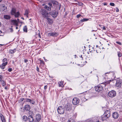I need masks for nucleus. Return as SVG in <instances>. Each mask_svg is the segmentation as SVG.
Instances as JSON below:
<instances>
[{
	"label": "nucleus",
	"instance_id": "obj_48",
	"mask_svg": "<svg viewBox=\"0 0 122 122\" xmlns=\"http://www.w3.org/2000/svg\"><path fill=\"white\" fill-rule=\"evenodd\" d=\"M9 29L10 30V32H12L13 31V30L12 28H10Z\"/></svg>",
	"mask_w": 122,
	"mask_h": 122
},
{
	"label": "nucleus",
	"instance_id": "obj_43",
	"mask_svg": "<svg viewBox=\"0 0 122 122\" xmlns=\"http://www.w3.org/2000/svg\"><path fill=\"white\" fill-rule=\"evenodd\" d=\"M116 43L120 45H121L122 44L121 43V42L119 41H116Z\"/></svg>",
	"mask_w": 122,
	"mask_h": 122
},
{
	"label": "nucleus",
	"instance_id": "obj_44",
	"mask_svg": "<svg viewBox=\"0 0 122 122\" xmlns=\"http://www.w3.org/2000/svg\"><path fill=\"white\" fill-rule=\"evenodd\" d=\"M8 71L10 72L11 71H12V69L11 68H9L8 69Z\"/></svg>",
	"mask_w": 122,
	"mask_h": 122
},
{
	"label": "nucleus",
	"instance_id": "obj_49",
	"mask_svg": "<svg viewBox=\"0 0 122 122\" xmlns=\"http://www.w3.org/2000/svg\"><path fill=\"white\" fill-rule=\"evenodd\" d=\"M2 76L1 75H0V81H2Z\"/></svg>",
	"mask_w": 122,
	"mask_h": 122
},
{
	"label": "nucleus",
	"instance_id": "obj_56",
	"mask_svg": "<svg viewBox=\"0 0 122 122\" xmlns=\"http://www.w3.org/2000/svg\"><path fill=\"white\" fill-rule=\"evenodd\" d=\"M107 84H110V82H109V81H107Z\"/></svg>",
	"mask_w": 122,
	"mask_h": 122
},
{
	"label": "nucleus",
	"instance_id": "obj_23",
	"mask_svg": "<svg viewBox=\"0 0 122 122\" xmlns=\"http://www.w3.org/2000/svg\"><path fill=\"white\" fill-rule=\"evenodd\" d=\"M51 6H48L47 5H46L44 6L45 8L47 10L50 11L51 10Z\"/></svg>",
	"mask_w": 122,
	"mask_h": 122
},
{
	"label": "nucleus",
	"instance_id": "obj_64",
	"mask_svg": "<svg viewBox=\"0 0 122 122\" xmlns=\"http://www.w3.org/2000/svg\"><path fill=\"white\" fill-rule=\"evenodd\" d=\"M45 4H43V5H42V6H44V5H45Z\"/></svg>",
	"mask_w": 122,
	"mask_h": 122
},
{
	"label": "nucleus",
	"instance_id": "obj_13",
	"mask_svg": "<svg viewBox=\"0 0 122 122\" xmlns=\"http://www.w3.org/2000/svg\"><path fill=\"white\" fill-rule=\"evenodd\" d=\"M58 35V34L56 32H51L49 33H48V36H56Z\"/></svg>",
	"mask_w": 122,
	"mask_h": 122
},
{
	"label": "nucleus",
	"instance_id": "obj_8",
	"mask_svg": "<svg viewBox=\"0 0 122 122\" xmlns=\"http://www.w3.org/2000/svg\"><path fill=\"white\" fill-rule=\"evenodd\" d=\"M64 109H65L66 111H70L71 109V107L69 104H67L64 105Z\"/></svg>",
	"mask_w": 122,
	"mask_h": 122
},
{
	"label": "nucleus",
	"instance_id": "obj_24",
	"mask_svg": "<svg viewBox=\"0 0 122 122\" xmlns=\"http://www.w3.org/2000/svg\"><path fill=\"white\" fill-rule=\"evenodd\" d=\"M89 20V19L86 18H84L83 19L80 20V23L83 22H84L86 21Z\"/></svg>",
	"mask_w": 122,
	"mask_h": 122
},
{
	"label": "nucleus",
	"instance_id": "obj_9",
	"mask_svg": "<svg viewBox=\"0 0 122 122\" xmlns=\"http://www.w3.org/2000/svg\"><path fill=\"white\" fill-rule=\"evenodd\" d=\"M0 10L1 11H2L3 12H6L7 11V8L4 4H2L0 6Z\"/></svg>",
	"mask_w": 122,
	"mask_h": 122
},
{
	"label": "nucleus",
	"instance_id": "obj_52",
	"mask_svg": "<svg viewBox=\"0 0 122 122\" xmlns=\"http://www.w3.org/2000/svg\"><path fill=\"white\" fill-rule=\"evenodd\" d=\"M24 98H21V101H22L24 100Z\"/></svg>",
	"mask_w": 122,
	"mask_h": 122
},
{
	"label": "nucleus",
	"instance_id": "obj_5",
	"mask_svg": "<svg viewBox=\"0 0 122 122\" xmlns=\"http://www.w3.org/2000/svg\"><path fill=\"white\" fill-rule=\"evenodd\" d=\"M40 12L42 15L44 17H46L48 14V13L46 10L44 9H41Z\"/></svg>",
	"mask_w": 122,
	"mask_h": 122
},
{
	"label": "nucleus",
	"instance_id": "obj_1",
	"mask_svg": "<svg viewBox=\"0 0 122 122\" xmlns=\"http://www.w3.org/2000/svg\"><path fill=\"white\" fill-rule=\"evenodd\" d=\"M110 116V112L109 110H107L104 112L103 115L102 116V118L103 121L109 118Z\"/></svg>",
	"mask_w": 122,
	"mask_h": 122
},
{
	"label": "nucleus",
	"instance_id": "obj_14",
	"mask_svg": "<svg viewBox=\"0 0 122 122\" xmlns=\"http://www.w3.org/2000/svg\"><path fill=\"white\" fill-rule=\"evenodd\" d=\"M30 105L26 104L25 105L24 107V110L26 111H28L30 110Z\"/></svg>",
	"mask_w": 122,
	"mask_h": 122
},
{
	"label": "nucleus",
	"instance_id": "obj_33",
	"mask_svg": "<svg viewBox=\"0 0 122 122\" xmlns=\"http://www.w3.org/2000/svg\"><path fill=\"white\" fill-rule=\"evenodd\" d=\"M28 10L26 9L25 11V12L24 14V15H27L28 14Z\"/></svg>",
	"mask_w": 122,
	"mask_h": 122
},
{
	"label": "nucleus",
	"instance_id": "obj_50",
	"mask_svg": "<svg viewBox=\"0 0 122 122\" xmlns=\"http://www.w3.org/2000/svg\"><path fill=\"white\" fill-rule=\"evenodd\" d=\"M36 70L37 71H38V72L39 71V69L38 68L37 66Z\"/></svg>",
	"mask_w": 122,
	"mask_h": 122
},
{
	"label": "nucleus",
	"instance_id": "obj_60",
	"mask_svg": "<svg viewBox=\"0 0 122 122\" xmlns=\"http://www.w3.org/2000/svg\"><path fill=\"white\" fill-rule=\"evenodd\" d=\"M2 33V31L1 30L0 31V33Z\"/></svg>",
	"mask_w": 122,
	"mask_h": 122
},
{
	"label": "nucleus",
	"instance_id": "obj_22",
	"mask_svg": "<svg viewBox=\"0 0 122 122\" xmlns=\"http://www.w3.org/2000/svg\"><path fill=\"white\" fill-rule=\"evenodd\" d=\"M4 18L5 19L8 20L10 18V15H4Z\"/></svg>",
	"mask_w": 122,
	"mask_h": 122
},
{
	"label": "nucleus",
	"instance_id": "obj_35",
	"mask_svg": "<svg viewBox=\"0 0 122 122\" xmlns=\"http://www.w3.org/2000/svg\"><path fill=\"white\" fill-rule=\"evenodd\" d=\"M63 82L62 81H61L60 82V83L59 84V86L60 87L62 86L63 85Z\"/></svg>",
	"mask_w": 122,
	"mask_h": 122
},
{
	"label": "nucleus",
	"instance_id": "obj_11",
	"mask_svg": "<svg viewBox=\"0 0 122 122\" xmlns=\"http://www.w3.org/2000/svg\"><path fill=\"white\" fill-rule=\"evenodd\" d=\"M25 101L26 102H28L30 103V104L34 105L35 103V102L33 99L31 100L30 99L26 98L25 99Z\"/></svg>",
	"mask_w": 122,
	"mask_h": 122
},
{
	"label": "nucleus",
	"instance_id": "obj_25",
	"mask_svg": "<svg viewBox=\"0 0 122 122\" xmlns=\"http://www.w3.org/2000/svg\"><path fill=\"white\" fill-rule=\"evenodd\" d=\"M22 120L23 121L26 122L28 120V118L26 116H24L22 117Z\"/></svg>",
	"mask_w": 122,
	"mask_h": 122
},
{
	"label": "nucleus",
	"instance_id": "obj_12",
	"mask_svg": "<svg viewBox=\"0 0 122 122\" xmlns=\"http://www.w3.org/2000/svg\"><path fill=\"white\" fill-rule=\"evenodd\" d=\"M112 116L113 118L115 119L117 118L119 116L118 113L117 112H113L112 114Z\"/></svg>",
	"mask_w": 122,
	"mask_h": 122
},
{
	"label": "nucleus",
	"instance_id": "obj_7",
	"mask_svg": "<svg viewBox=\"0 0 122 122\" xmlns=\"http://www.w3.org/2000/svg\"><path fill=\"white\" fill-rule=\"evenodd\" d=\"M103 89V87L101 85H98L95 86V90L97 92H99L102 91Z\"/></svg>",
	"mask_w": 122,
	"mask_h": 122
},
{
	"label": "nucleus",
	"instance_id": "obj_27",
	"mask_svg": "<svg viewBox=\"0 0 122 122\" xmlns=\"http://www.w3.org/2000/svg\"><path fill=\"white\" fill-rule=\"evenodd\" d=\"M20 14L19 12V11L17 12L16 13H15V14H14L15 16L16 17H18L20 15Z\"/></svg>",
	"mask_w": 122,
	"mask_h": 122
},
{
	"label": "nucleus",
	"instance_id": "obj_55",
	"mask_svg": "<svg viewBox=\"0 0 122 122\" xmlns=\"http://www.w3.org/2000/svg\"><path fill=\"white\" fill-rule=\"evenodd\" d=\"M61 5H60L59 6V10H60V9L61 8Z\"/></svg>",
	"mask_w": 122,
	"mask_h": 122
},
{
	"label": "nucleus",
	"instance_id": "obj_63",
	"mask_svg": "<svg viewBox=\"0 0 122 122\" xmlns=\"http://www.w3.org/2000/svg\"><path fill=\"white\" fill-rule=\"evenodd\" d=\"M17 20H18V21L19 22V19H17Z\"/></svg>",
	"mask_w": 122,
	"mask_h": 122
},
{
	"label": "nucleus",
	"instance_id": "obj_21",
	"mask_svg": "<svg viewBox=\"0 0 122 122\" xmlns=\"http://www.w3.org/2000/svg\"><path fill=\"white\" fill-rule=\"evenodd\" d=\"M16 48H15L13 50L10 49L9 51V52L10 54H13L15 53L16 51Z\"/></svg>",
	"mask_w": 122,
	"mask_h": 122
},
{
	"label": "nucleus",
	"instance_id": "obj_30",
	"mask_svg": "<svg viewBox=\"0 0 122 122\" xmlns=\"http://www.w3.org/2000/svg\"><path fill=\"white\" fill-rule=\"evenodd\" d=\"M23 30L26 32H27V27L26 26H25L24 27L23 29Z\"/></svg>",
	"mask_w": 122,
	"mask_h": 122
},
{
	"label": "nucleus",
	"instance_id": "obj_38",
	"mask_svg": "<svg viewBox=\"0 0 122 122\" xmlns=\"http://www.w3.org/2000/svg\"><path fill=\"white\" fill-rule=\"evenodd\" d=\"M110 5L111 6H115V4L114 3H111L110 4Z\"/></svg>",
	"mask_w": 122,
	"mask_h": 122
},
{
	"label": "nucleus",
	"instance_id": "obj_54",
	"mask_svg": "<svg viewBox=\"0 0 122 122\" xmlns=\"http://www.w3.org/2000/svg\"><path fill=\"white\" fill-rule=\"evenodd\" d=\"M104 5H107V4L106 3H104L103 4Z\"/></svg>",
	"mask_w": 122,
	"mask_h": 122
},
{
	"label": "nucleus",
	"instance_id": "obj_45",
	"mask_svg": "<svg viewBox=\"0 0 122 122\" xmlns=\"http://www.w3.org/2000/svg\"><path fill=\"white\" fill-rule=\"evenodd\" d=\"M116 11L117 12H118L119 11L117 7L116 8Z\"/></svg>",
	"mask_w": 122,
	"mask_h": 122
},
{
	"label": "nucleus",
	"instance_id": "obj_39",
	"mask_svg": "<svg viewBox=\"0 0 122 122\" xmlns=\"http://www.w3.org/2000/svg\"><path fill=\"white\" fill-rule=\"evenodd\" d=\"M78 4L80 6H81L82 5L83 3L81 2H78Z\"/></svg>",
	"mask_w": 122,
	"mask_h": 122
},
{
	"label": "nucleus",
	"instance_id": "obj_18",
	"mask_svg": "<svg viewBox=\"0 0 122 122\" xmlns=\"http://www.w3.org/2000/svg\"><path fill=\"white\" fill-rule=\"evenodd\" d=\"M12 23L13 24L15 25L16 26H18V22L16 20H13L11 21Z\"/></svg>",
	"mask_w": 122,
	"mask_h": 122
},
{
	"label": "nucleus",
	"instance_id": "obj_29",
	"mask_svg": "<svg viewBox=\"0 0 122 122\" xmlns=\"http://www.w3.org/2000/svg\"><path fill=\"white\" fill-rule=\"evenodd\" d=\"M60 120L62 122H64L65 120V119L64 117H61L60 118Z\"/></svg>",
	"mask_w": 122,
	"mask_h": 122
},
{
	"label": "nucleus",
	"instance_id": "obj_31",
	"mask_svg": "<svg viewBox=\"0 0 122 122\" xmlns=\"http://www.w3.org/2000/svg\"><path fill=\"white\" fill-rule=\"evenodd\" d=\"M2 84L3 86H5L6 85V83H5V82L3 80H2L0 81Z\"/></svg>",
	"mask_w": 122,
	"mask_h": 122
},
{
	"label": "nucleus",
	"instance_id": "obj_51",
	"mask_svg": "<svg viewBox=\"0 0 122 122\" xmlns=\"http://www.w3.org/2000/svg\"><path fill=\"white\" fill-rule=\"evenodd\" d=\"M47 87V85H46V86H45L44 87V89H46Z\"/></svg>",
	"mask_w": 122,
	"mask_h": 122
},
{
	"label": "nucleus",
	"instance_id": "obj_57",
	"mask_svg": "<svg viewBox=\"0 0 122 122\" xmlns=\"http://www.w3.org/2000/svg\"><path fill=\"white\" fill-rule=\"evenodd\" d=\"M7 87L6 86L5 87V89H7Z\"/></svg>",
	"mask_w": 122,
	"mask_h": 122
},
{
	"label": "nucleus",
	"instance_id": "obj_26",
	"mask_svg": "<svg viewBox=\"0 0 122 122\" xmlns=\"http://www.w3.org/2000/svg\"><path fill=\"white\" fill-rule=\"evenodd\" d=\"M51 2L54 5H57L58 4V2L55 0H52Z\"/></svg>",
	"mask_w": 122,
	"mask_h": 122
},
{
	"label": "nucleus",
	"instance_id": "obj_46",
	"mask_svg": "<svg viewBox=\"0 0 122 122\" xmlns=\"http://www.w3.org/2000/svg\"><path fill=\"white\" fill-rule=\"evenodd\" d=\"M38 36L40 38H41V36L40 35V31H39V32L38 33Z\"/></svg>",
	"mask_w": 122,
	"mask_h": 122
},
{
	"label": "nucleus",
	"instance_id": "obj_10",
	"mask_svg": "<svg viewBox=\"0 0 122 122\" xmlns=\"http://www.w3.org/2000/svg\"><path fill=\"white\" fill-rule=\"evenodd\" d=\"M79 102V99L77 98H74L72 100V103L74 105H76L78 104Z\"/></svg>",
	"mask_w": 122,
	"mask_h": 122
},
{
	"label": "nucleus",
	"instance_id": "obj_32",
	"mask_svg": "<svg viewBox=\"0 0 122 122\" xmlns=\"http://www.w3.org/2000/svg\"><path fill=\"white\" fill-rule=\"evenodd\" d=\"M117 56L119 57H120L121 56V53L120 51L117 52Z\"/></svg>",
	"mask_w": 122,
	"mask_h": 122
},
{
	"label": "nucleus",
	"instance_id": "obj_58",
	"mask_svg": "<svg viewBox=\"0 0 122 122\" xmlns=\"http://www.w3.org/2000/svg\"><path fill=\"white\" fill-rule=\"evenodd\" d=\"M21 18L23 20H24V18L23 17H21Z\"/></svg>",
	"mask_w": 122,
	"mask_h": 122
},
{
	"label": "nucleus",
	"instance_id": "obj_37",
	"mask_svg": "<svg viewBox=\"0 0 122 122\" xmlns=\"http://www.w3.org/2000/svg\"><path fill=\"white\" fill-rule=\"evenodd\" d=\"M68 122H75V121L73 119H69L68 120Z\"/></svg>",
	"mask_w": 122,
	"mask_h": 122
},
{
	"label": "nucleus",
	"instance_id": "obj_53",
	"mask_svg": "<svg viewBox=\"0 0 122 122\" xmlns=\"http://www.w3.org/2000/svg\"><path fill=\"white\" fill-rule=\"evenodd\" d=\"M106 28L105 27H103V30H106Z\"/></svg>",
	"mask_w": 122,
	"mask_h": 122
},
{
	"label": "nucleus",
	"instance_id": "obj_17",
	"mask_svg": "<svg viewBox=\"0 0 122 122\" xmlns=\"http://www.w3.org/2000/svg\"><path fill=\"white\" fill-rule=\"evenodd\" d=\"M36 119L38 121H39L41 119V116L39 114H37L36 116Z\"/></svg>",
	"mask_w": 122,
	"mask_h": 122
},
{
	"label": "nucleus",
	"instance_id": "obj_42",
	"mask_svg": "<svg viewBox=\"0 0 122 122\" xmlns=\"http://www.w3.org/2000/svg\"><path fill=\"white\" fill-rule=\"evenodd\" d=\"M81 15L80 14H79L77 15H76V17L77 18H79L80 16H81Z\"/></svg>",
	"mask_w": 122,
	"mask_h": 122
},
{
	"label": "nucleus",
	"instance_id": "obj_15",
	"mask_svg": "<svg viewBox=\"0 0 122 122\" xmlns=\"http://www.w3.org/2000/svg\"><path fill=\"white\" fill-rule=\"evenodd\" d=\"M0 117L2 122H6V120L4 116L1 113L0 114Z\"/></svg>",
	"mask_w": 122,
	"mask_h": 122
},
{
	"label": "nucleus",
	"instance_id": "obj_20",
	"mask_svg": "<svg viewBox=\"0 0 122 122\" xmlns=\"http://www.w3.org/2000/svg\"><path fill=\"white\" fill-rule=\"evenodd\" d=\"M28 119L30 122H32L34 121L33 118L32 116L30 115L28 117Z\"/></svg>",
	"mask_w": 122,
	"mask_h": 122
},
{
	"label": "nucleus",
	"instance_id": "obj_6",
	"mask_svg": "<svg viewBox=\"0 0 122 122\" xmlns=\"http://www.w3.org/2000/svg\"><path fill=\"white\" fill-rule=\"evenodd\" d=\"M49 14L53 18L56 17L57 16L58 12L55 10L51 11L49 13Z\"/></svg>",
	"mask_w": 122,
	"mask_h": 122
},
{
	"label": "nucleus",
	"instance_id": "obj_40",
	"mask_svg": "<svg viewBox=\"0 0 122 122\" xmlns=\"http://www.w3.org/2000/svg\"><path fill=\"white\" fill-rule=\"evenodd\" d=\"M48 5H49V6H51L52 7V3L51 2H49L48 3Z\"/></svg>",
	"mask_w": 122,
	"mask_h": 122
},
{
	"label": "nucleus",
	"instance_id": "obj_4",
	"mask_svg": "<svg viewBox=\"0 0 122 122\" xmlns=\"http://www.w3.org/2000/svg\"><path fill=\"white\" fill-rule=\"evenodd\" d=\"M57 110L58 113L60 114H62L65 112L64 108L62 106L59 107L57 108Z\"/></svg>",
	"mask_w": 122,
	"mask_h": 122
},
{
	"label": "nucleus",
	"instance_id": "obj_34",
	"mask_svg": "<svg viewBox=\"0 0 122 122\" xmlns=\"http://www.w3.org/2000/svg\"><path fill=\"white\" fill-rule=\"evenodd\" d=\"M7 62H5L3 63L2 65L3 66L5 67V66L7 64Z\"/></svg>",
	"mask_w": 122,
	"mask_h": 122
},
{
	"label": "nucleus",
	"instance_id": "obj_16",
	"mask_svg": "<svg viewBox=\"0 0 122 122\" xmlns=\"http://www.w3.org/2000/svg\"><path fill=\"white\" fill-rule=\"evenodd\" d=\"M16 10L15 8H12L11 11V14L12 15H14L16 12Z\"/></svg>",
	"mask_w": 122,
	"mask_h": 122
},
{
	"label": "nucleus",
	"instance_id": "obj_36",
	"mask_svg": "<svg viewBox=\"0 0 122 122\" xmlns=\"http://www.w3.org/2000/svg\"><path fill=\"white\" fill-rule=\"evenodd\" d=\"M0 67L2 69H4L5 68V67L3 66L2 65H0Z\"/></svg>",
	"mask_w": 122,
	"mask_h": 122
},
{
	"label": "nucleus",
	"instance_id": "obj_19",
	"mask_svg": "<svg viewBox=\"0 0 122 122\" xmlns=\"http://www.w3.org/2000/svg\"><path fill=\"white\" fill-rule=\"evenodd\" d=\"M46 18L49 22L48 23L50 24H52L53 23L52 20L50 18H49L48 16H47L45 18Z\"/></svg>",
	"mask_w": 122,
	"mask_h": 122
},
{
	"label": "nucleus",
	"instance_id": "obj_28",
	"mask_svg": "<svg viewBox=\"0 0 122 122\" xmlns=\"http://www.w3.org/2000/svg\"><path fill=\"white\" fill-rule=\"evenodd\" d=\"M107 74H112L113 76H114V73L113 72H107L106 73H105V75H106Z\"/></svg>",
	"mask_w": 122,
	"mask_h": 122
},
{
	"label": "nucleus",
	"instance_id": "obj_62",
	"mask_svg": "<svg viewBox=\"0 0 122 122\" xmlns=\"http://www.w3.org/2000/svg\"><path fill=\"white\" fill-rule=\"evenodd\" d=\"M47 60L46 59H45V61H47Z\"/></svg>",
	"mask_w": 122,
	"mask_h": 122
},
{
	"label": "nucleus",
	"instance_id": "obj_41",
	"mask_svg": "<svg viewBox=\"0 0 122 122\" xmlns=\"http://www.w3.org/2000/svg\"><path fill=\"white\" fill-rule=\"evenodd\" d=\"M7 59L6 58H5L3 60V62H6L7 61Z\"/></svg>",
	"mask_w": 122,
	"mask_h": 122
},
{
	"label": "nucleus",
	"instance_id": "obj_3",
	"mask_svg": "<svg viewBox=\"0 0 122 122\" xmlns=\"http://www.w3.org/2000/svg\"><path fill=\"white\" fill-rule=\"evenodd\" d=\"M116 95V91L113 90H112L109 92L108 94V96L112 98L115 97Z\"/></svg>",
	"mask_w": 122,
	"mask_h": 122
},
{
	"label": "nucleus",
	"instance_id": "obj_61",
	"mask_svg": "<svg viewBox=\"0 0 122 122\" xmlns=\"http://www.w3.org/2000/svg\"><path fill=\"white\" fill-rule=\"evenodd\" d=\"M1 23L0 22V27L1 26Z\"/></svg>",
	"mask_w": 122,
	"mask_h": 122
},
{
	"label": "nucleus",
	"instance_id": "obj_47",
	"mask_svg": "<svg viewBox=\"0 0 122 122\" xmlns=\"http://www.w3.org/2000/svg\"><path fill=\"white\" fill-rule=\"evenodd\" d=\"M28 61V60L27 59H24V62L25 63H27V62Z\"/></svg>",
	"mask_w": 122,
	"mask_h": 122
},
{
	"label": "nucleus",
	"instance_id": "obj_59",
	"mask_svg": "<svg viewBox=\"0 0 122 122\" xmlns=\"http://www.w3.org/2000/svg\"><path fill=\"white\" fill-rule=\"evenodd\" d=\"M18 27H17V26H16V29H18Z\"/></svg>",
	"mask_w": 122,
	"mask_h": 122
},
{
	"label": "nucleus",
	"instance_id": "obj_2",
	"mask_svg": "<svg viewBox=\"0 0 122 122\" xmlns=\"http://www.w3.org/2000/svg\"><path fill=\"white\" fill-rule=\"evenodd\" d=\"M122 86V80L119 78H118L116 81L115 86L118 88H121Z\"/></svg>",
	"mask_w": 122,
	"mask_h": 122
}]
</instances>
